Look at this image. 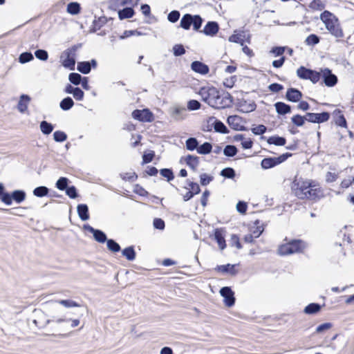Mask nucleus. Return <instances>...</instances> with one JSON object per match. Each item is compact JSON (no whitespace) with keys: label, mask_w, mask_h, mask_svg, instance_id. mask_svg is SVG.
<instances>
[{"label":"nucleus","mask_w":354,"mask_h":354,"mask_svg":"<svg viewBox=\"0 0 354 354\" xmlns=\"http://www.w3.org/2000/svg\"><path fill=\"white\" fill-rule=\"evenodd\" d=\"M132 117L142 122H151L154 119L153 113L148 109L133 111Z\"/></svg>","instance_id":"1a4fd4ad"},{"label":"nucleus","mask_w":354,"mask_h":354,"mask_svg":"<svg viewBox=\"0 0 354 354\" xmlns=\"http://www.w3.org/2000/svg\"><path fill=\"white\" fill-rule=\"evenodd\" d=\"M310 6L312 9L317 10H322L325 8L324 3L321 0H314Z\"/></svg>","instance_id":"6e6d98bb"},{"label":"nucleus","mask_w":354,"mask_h":354,"mask_svg":"<svg viewBox=\"0 0 354 354\" xmlns=\"http://www.w3.org/2000/svg\"><path fill=\"white\" fill-rule=\"evenodd\" d=\"M30 102V97L27 95H21L20 96L18 104H17V109L18 111L21 113H24L27 111L28 104Z\"/></svg>","instance_id":"a211bd4d"},{"label":"nucleus","mask_w":354,"mask_h":354,"mask_svg":"<svg viewBox=\"0 0 354 354\" xmlns=\"http://www.w3.org/2000/svg\"><path fill=\"white\" fill-rule=\"evenodd\" d=\"M286 97L289 101L296 102L301 97V93L297 89L290 88L286 93Z\"/></svg>","instance_id":"4be33fe9"},{"label":"nucleus","mask_w":354,"mask_h":354,"mask_svg":"<svg viewBox=\"0 0 354 354\" xmlns=\"http://www.w3.org/2000/svg\"><path fill=\"white\" fill-rule=\"evenodd\" d=\"M122 253L129 261H133L136 258V252L133 247L126 248L122 250Z\"/></svg>","instance_id":"2f4dec72"},{"label":"nucleus","mask_w":354,"mask_h":354,"mask_svg":"<svg viewBox=\"0 0 354 354\" xmlns=\"http://www.w3.org/2000/svg\"><path fill=\"white\" fill-rule=\"evenodd\" d=\"M77 70L83 74H88L91 71V64L88 62H79Z\"/></svg>","instance_id":"f704fd0d"},{"label":"nucleus","mask_w":354,"mask_h":354,"mask_svg":"<svg viewBox=\"0 0 354 354\" xmlns=\"http://www.w3.org/2000/svg\"><path fill=\"white\" fill-rule=\"evenodd\" d=\"M35 55L36 57L40 60L46 61L48 59V53L44 50H37L35 51Z\"/></svg>","instance_id":"052dcab7"},{"label":"nucleus","mask_w":354,"mask_h":354,"mask_svg":"<svg viewBox=\"0 0 354 354\" xmlns=\"http://www.w3.org/2000/svg\"><path fill=\"white\" fill-rule=\"evenodd\" d=\"M289 156L290 153H284L279 157L266 158L262 160L261 165L263 169H268L284 162Z\"/></svg>","instance_id":"6e6552de"},{"label":"nucleus","mask_w":354,"mask_h":354,"mask_svg":"<svg viewBox=\"0 0 354 354\" xmlns=\"http://www.w3.org/2000/svg\"><path fill=\"white\" fill-rule=\"evenodd\" d=\"M305 42L308 46H314L319 42V38L316 35L311 34L306 37Z\"/></svg>","instance_id":"a18cd8bd"},{"label":"nucleus","mask_w":354,"mask_h":354,"mask_svg":"<svg viewBox=\"0 0 354 354\" xmlns=\"http://www.w3.org/2000/svg\"><path fill=\"white\" fill-rule=\"evenodd\" d=\"M320 77L324 79V82L326 86L332 87L335 86L337 82V77L336 75L332 73L331 71L328 68L321 69Z\"/></svg>","instance_id":"9d476101"},{"label":"nucleus","mask_w":354,"mask_h":354,"mask_svg":"<svg viewBox=\"0 0 354 354\" xmlns=\"http://www.w3.org/2000/svg\"><path fill=\"white\" fill-rule=\"evenodd\" d=\"M174 54L176 56H180L185 53V48L182 45H175L173 47Z\"/></svg>","instance_id":"338daca9"},{"label":"nucleus","mask_w":354,"mask_h":354,"mask_svg":"<svg viewBox=\"0 0 354 354\" xmlns=\"http://www.w3.org/2000/svg\"><path fill=\"white\" fill-rule=\"evenodd\" d=\"M320 20L323 22L328 32L337 40L344 36L338 18L332 12L324 10L320 15Z\"/></svg>","instance_id":"20e7f679"},{"label":"nucleus","mask_w":354,"mask_h":354,"mask_svg":"<svg viewBox=\"0 0 354 354\" xmlns=\"http://www.w3.org/2000/svg\"><path fill=\"white\" fill-rule=\"evenodd\" d=\"M263 231V230L261 226H256L250 229V233L254 236L255 239L258 238L261 234Z\"/></svg>","instance_id":"774afa93"},{"label":"nucleus","mask_w":354,"mask_h":354,"mask_svg":"<svg viewBox=\"0 0 354 354\" xmlns=\"http://www.w3.org/2000/svg\"><path fill=\"white\" fill-rule=\"evenodd\" d=\"M73 104V100L70 97H67L61 101L59 106L62 109L67 111L71 109Z\"/></svg>","instance_id":"7c9ffc66"},{"label":"nucleus","mask_w":354,"mask_h":354,"mask_svg":"<svg viewBox=\"0 0 354 354\" xmlns=\"http://www.w3.org/2000/svg\"><path fill=\"white\" fill-rule=\"evenodd\" d=\"M191 68L194 71L201 75H205L209 72L208 66L198 61L193 62Z\"/></svg>","instance_id":"aec40b11"},{"label":"nucleus","mask_w":354,"mask_h":354,"mask_svg":"<svg viewBox=\"0 0 354 354\" xmlns=\"http://www.w3.org/2000/svg\"><path fill=\"white\" fill-rule=\"evenodd\" d=\"M306 247V243L300 240H293L290 242L281 245L278 248L279 255H288L293 253L301 252Z\"/></svg>","instance_id":"39448f33"},{"label":"nucleus","mask_w":354,"mask_h":354,"mask_svg":"<svg viewBox=\"0 0 354 354\" xmlns=\"http://www.w3.org/2000/svg\"><path fill=\"white\" fill-rule=\"evenodd\" d=\"M274 106L279 114L284 115L290 112V106L283 102H277Z\"/></svg>","instance_id":"bb28decb"},{"label":"nucleus","mask_w":354,"mask_h":354,"mask_svg":"<svg viewBox=\"0 0 354 354\" xmlns=\"http://www.w3.org/2000/svg\"><path fill=\"white\" fill-rule=\"evenodd\" d=\"M335 114L336 115L335 123L339 127H346V122L341 111H335Z\"/></svg>","instance_id":"4c0bfd02"},{"label":"nucleus","mask_w":354,"mask_h":354,"mask_svg":"<svg viewBox=\"0 0 354 354\" xmlns=\"http://www.w3.org/2000/svg\"><path fill=\"white\" fill-rule=\"evenodd\" d=\"M225 235V230L223 228H217L214 230V239L221 250L226 248Z\"/></svg>","instance_id":"2eb2a0df"},{"label":"nucleus","mask_w":354,"mask_h":354,"mask_svg":"<svg viewBox=\"0 0 354 354\" xmlns=\"http://www.w3.org/2000/svg\"><path fill=\"white\" fill-rule=\"evenodd\" d=\"M77 211L79 215V217L82 221H87L89 218L88 215V206L85 204H80L77 205Z\"/></svg>","instance_id":"5701e85b"},{"label":"nucleus","mask_w":354,"mask_h":354,"mask_svg":"<svg viewBox=\"0 0 354 354\" xmlns=\"http://www.w3.org/2000/svg\"><path fill=\"white\" fill-rule=\"evenodd\" d=\"M266 131V127L264 125L260 124L252 129V131L255 135H262Z\"/></svg>","instance_id":"69168bd1"},{"label":"nucleus","mask_w":354,"mask_h":354,"mask_svg":"<svg viewBox=\"0 0 354 354\" xmlns=\"http://www.w3.org/2000/svg\"><path fill=\"white\" fill-rule=\"evenodd\" d=\"M0 199L5 204L10 202L9 194L4 192V186L2 183H0Z\"/></svg>","instance_id":"de8ad7c7"},{"label":"nucleus","mask_w":354,"mask_h":354,"mask_svg":"<svg viewBox=\"0 0 354 354\" xmlns=\"http://www.w3.org/2000/svg\"><path fill=\"white\" fill-rule=\"evenodd\" d=\"M212 149V146L209 142H205L201 146L198 147L197 148V152L199 154H208L211 152Z\"/></svg>","instance_id":"c756f323"},{"label":"nucleus","mask_w":354,"mask_h":354,"mask_svg":"<svg viewBox=\"0 0 354 354\" xmlns=\"http://www.w3.org/2000/svg\"><path fill=\"white\" fill-rule=\"evenodd\" d=\"M48 189L46 187L41 186L33 190V194L37 197H43L48 194Z\"/></svg>","instance_id":"e433bc0d"},{"label":"nucleus","mask_w":354,"mask_h":354,"mask_svg":"<svg viewBox=\"0 0 354 354\" xmlns=\"http://www.w3.org/2000/svg\"><path fill=\"white\" fill-rule=\"evenodd\" d=\"M203 22L202 18L199 15H192L190 14H185L180 19V26L185 30H189L191 25L195 30H198L201 27Z\"/></svg>","instance_id":"423d86ee"},{"label":"nucleus","mask_w":354,"mask_h":354,"mask_svg":"<svg viewBox=\"0 0 354 354\" xmlns=\"http://www.w3.org/2000/svg\"><path fill=\"white\" fill-rule=\"evenodd\" d=\"M227 120L230 127L234 130L240 131L244 127L242 118L238 115H230Z\"/></svg>","instance_id":"4468645a"},{"label":"nucleus","mask_w":354,"mask_h":354,"mask_svg":"<svg viewBox=\"0 0 354 354\" xmlns=\"http://www.w3.org/2000/svg\"><path fill=\"white\" fill-rule=\"evenodd\" d=\"M53 128L50 123L45 120L40 122L39 129L44 135H49L53 131Z\"/></svg>","instance_id":"cd10ccee"},{"label":"nucleus","mask_w":354,"mask_h":354,"mask_svg":"<svg viewBox=\"0 0 354 354\" xmlns=\"http://www.w3.org/2000/svg\"><path fill=\"white\" fill-rule=\"evenodd\" d=\"M186 148L187 150L194 151L197 150L198 142L195 138H190L186 140Z\"/></svg>","instance_id":"c9c22d12"},{"label":"nucleus","mask_w":354,"mask_h":354,"mask_svg":"<svg viewBox=\"0 0 354 354\" xmlns=\"http://www.w3.org/2000/svg\"><path fill=\"white\" fill-rule=\"evenodd\" d=\"M10 202L9 203H6V205H10L12 204V201H15L17 203L19 204L22 203L26 197V192L23 190H15L11 194H9Z\"/></svg>","instance_id":"dca6fc26"},{"label":"nucleus","mask_w":354,"mask_h":354,"mask_svg":"<svg viewBox=\"0 0 354 354\" xmlns=\"http://www.w3.org/2000/svg\"><path fill=\"white\" fill-rule=\"evenodd\" d=\"M221 295L224 298L225 304L231 307L234 304L235 298L234 297V292L230 287H223L220 290Z\"/></svg>","instance_id":"9b49d317"},{"label":"nucleus","mask_w":354,"mask_h":354,"mask_svg":"<svg viewBox=\"0 0 354 354\" xmlns=\"http://www.w3.org/2000/svg\"><path fill=\"white\" fill-rule=\"evenodd\" d=\"M198 94L205 102L214 109H223L230 106L233 101L230 93H225L221 95L219 91L213 86L201 88Z\"/></svg>","instance_id":"f03ea898"},{"label":"nucleus","mask_w":354,"mask_h":354,"mask_svg":"<svg viewBox=\"0 0 354 354\" xmlns=\"http://www.w3.org/2000/svg\"><path fill=\"white\" fill-rule=\"evenodd\" d=\"M160 174L166 178L168 181L174 178L173 172L169 169H162L160 170Z\"/></svg>","instance_id":"0e129e2a"},{"label":"nucleus","mask_w":354,"mask_h":354,"mask_svg":"<svg viewBox=\"0 0 354 354\" xmlns=\"http://www.w3.org/2000/svg\"><path fill=\"white\" fill-rule=\"evenodd\" d=\"M245 39L249 42L250 35H246L245 32L243 31H240L239 32H236V31L234 34L229 37V41L230 42L240 44L241 46H243V42Z\"/></svg>","instance_id":"f3484780"},{"label":"nucleus","mask_w":354,"mask_h":354,"mask_svg":"<svg viewBox=\"0 0 354 354\" xmlns=\"http://www.w3.org/2000/svg\"><path fill=\"white\" fill-rule=\"evenodd\" d=\"M201 103L195 100H191L187 102V109L189 111H196L201 108Z\"/></svg>","instance_id":"8fccbe9b"},{"label":"nucleus","mask_w":354,"mask_h":354,"mask_svg":"<svg viewBox=\"0 0 354 354\" xmlns=\"http://www.w3.org/2000/svg\"><path fill=\"white\" fill-rule=\"evenodd\" d=\"M332 328V324L330 323H324L319 326H318L316 328V333H322L326 330H328Z\"/></svg>","instance_id":"680f3d73"},{"label":"nucleus","mask_w":354,"mask_h":354,"mask_svg":"<svg viewBox=\"0 0 354 354\" xmlns=\"http://www.w3.org/2000/svg\"><path fill=\"white\" fill-rule=\"evenodd\" d=\"M187 165L193 170H196L199 165L198 157L189 155L186 157Z\"/></svg>","instance_id":"393cba45"},{"label":"nucleus","mask_w":354,"mask_h":354,"mask_svg":"<svg viewBox=\"0 0 354 354\" xmlns=\"http://www.w3.org/2000/svg\"><path fill=\"white\" fill-rule=\"evenodd\" d=\"M35 315L36 319L33 320V323L40 328H44L51 322H55L58 324L71 322V328H75L80 323L78 319H68L65 315H55L51 316L50 319H46L44 313L41 310H35Z\"/></svg>","instance_id":"7ed1b4c3"},{"label":"nucleus","mask_w":354,"mask_h":354,"mask_svg":"<svg viewBox=\"0 0 354 354\" xmlns=\"http://www.w3.org/2000/svg\"><path fill=\"white\" fill-rule=\"evenodd\" d=\"M34 59L33 55L31 53H23L19 55V61L21 64H25L26 62H30Z\"/></svg>","instance_id":"c03bdc74"},{"label":"nucleus","mask_w":354,"mask_h":354,"mask_svg":"<svg viewBox=\"0 0 354 354\" xmlns=\"http://www.w3.org/2000/svg\"><path fill=\"white\" fill-rule=\"evenodd\" d=\"M305 121H306L305 116H301L299 115H296L292 118V123L297 127L303 126Z\"/></svg>","instance_id":"603ef678"},{"label":"nucleus","mask_w":354,"mask_h":354,"mask_svg":"<svg viewBox=\"0 0 354 354\" xmlns=\"http://www.w3.org/2000/svg\"><path fill=\"white\" fill-rule=\"evenodd\" d=\"M134 15V10L131 8H125L118 11V17L120 20L131 18Z\"/></svg>","instance_id":"a878e982"},{"label":"nucleus","mask_w":354,"mask_h":354,"mask_svg":"<svg viewBox=\"0 0 354 354\" xmlns=\"http://www.w3.org/2000/svg\"><path fill=\"white\" fill-rule=\"evenodd\" d=\"M67 11L70 14L76 15L80 12V5L77 3L72 2L68 4Z\"/></svg>","instance_id":"37998d69"},{"label":"nucleus","mask_w":354,"mask_h":354,"mask_svg":"<svg viewBox=\"0 0 354 354\" xmlns=\"http://www.w3.org/2000/svg\"><path fill=\"white\" fill-rule=\"evenodd\" d=\"M216 270L223 273H229L232 275H234L237 272L235 269V265L232 264L218 266Z\"/></svg>","instance_id":"b1692460"},{"label":"nucleus","mask_w":354,"mask_h":354,"mask_svg":"<svg viewBox=\"0 0 354 354\" xmlns=\"http://www.w3.org/2000/svg\"><path fill=\"white\" fill-rule=\"evenodd\" d=\"M180 12L177 10L171 11L167 16L168 20L171 23L176 22L180 18Z\"/></svg>","instance_id":"13d9d810"},{"label":"nucleus","mask_w":354,"mask_h":354,"mask_svg":"<svg viewBox=\"0 0 354 354\" xmlns=\"http://www.w3.org/2000/svg\"><path fill=\"white\" fill-rule=\"evenodd\" d=\"M269 144L277 146H283L286 144V139L283 137L272 136L268 140Z\"/></svg>","instance_id":"72a5a7b5"},{"label":"nucleus","mask_w":354,"mask_h":354,"mask_svg":"<svg viewBox=\"0 0 354 354\" xmlns=\"http://www.w3.org/2000/svg\"><path fill=\"white\" fill-rule=\"evenodd\" d=\"M84 227L93 234L95 239L97 242L104 243L106 241V236L103 232L99 230H95L90 225H86Z\"/></svg>","instance_id":"6ab92c4d"},{"label":"nucleus","mask_w":354,"mask_h":354,"mask_svg":"<svg viewBox=\"0 0 354 354\" xmlns=\"http://www.w3.org/2000/svg\"><path fill=\"white\" fill-rule=\"evenodd\" d=\"M218 30V26L217 23L209 21L205 25L203 32L207 35L213 36L217 33Z\"/></svg>","instance_id":"412c9836"},{"label":"nucleus","mask_w":354,"mask_h":354,"mask_svg":"<svg viewBox=\"0 0 354 354\" xmlns=\"http://www.w3.org/2000/svg\"><path fill=\"white\" fill-rule=\"evenodd\" d=\"M321 309V306L318 304L312 303L308 304L305 308L304 312L306 314L312 315L317 313Z\"/></svg>","instance_id":"c85d7f7f"},{"label":"nucleus","mask_w":354,"mask_h":354,"mask_svg":"<svg viewBox=\"0 0 354 354\" xmlns=\"http://www.w3.org/2000/svg\"><path fill=\"white\" fill-rule=\"evenodd\" d=\"M58 303L66 308L80 307V305L79 304H77V302H75L73 300H70V299L59 300L58 301Z\"/></svg>","instance_id":"864d4df0"},{"label":"nucleus","mask_w":354,"mask_h":354,"mask_svg":"<svg viewBox=\"0 0 354 354\" xmlns=\"http://www.w3.org/2000/svg\"><path fill=\"white\" fill-rule=\"evenodd\" d=\"M171 116L176 120H183L186 116V109L185 107L180 106H174L170 109Z\"/></svg>","instance_id":"ddd939ff"},{"label":"nucleus","mask_w":354,"mask_h":354,"mask_svg":"<svg viewBox=\"0 0 354 354\" xmlns=\"http://www.w3.org/2000/svg\"><path fill=\"white\" fill-rule=\"evenodd\" d=\"M297 74L299 78L309 80L313 84L318 82L320 80L319 72L308 69L304 66H301L297 70Z\"/></svg>","instance_id":"0eeeda50"},{"label":"nucleus","mask_w":354,"mask_h":354,"mask_svg":"<svg viewBox=\"0 0 354 354\" xmlns=\"http://www.w3.org/2000/svg\"><path fill=\"white\" fill-rule=\"evenodd\" d=\"M329 113L323 112L322 113H317V122L321 123L327 121L329 119Z\"/></svg>","instance_id":"e2e57ef3"},{"label":"nucleus","mask_w":354,"mask_h":354,"mask_svg":"<svg viewBox=\"0 0 354 354\" xmlns=\"http://www.w3.org/2000/svg\"><path fill=\"white\" fill-rule=\"evenodd\" d=\"M292 189L294 194L301 200L316 201L324 197L323 190L311 180H295Z\"/></svg>","instance_id":"f257e3e1"},{"label":"nucleus","mask_w":354,"mask_h":354,"mask_svg":"<svg viewBox=\"0 0 354 354\" xmlns=\"http://www.w3.org/2000/svg\"><path fill=\"white\" fill-rule=\"evenodd\" d=\"M141 32L138 30H125L122 35L120 36V39H124L125 38L129 37L133 35H143Z\"/></svg>","instance_id":"5fc2aeb1"},{"label":"nucleus","mask_w":354,"mask_h":354,"mask_svg":"<svg viewBox=\"0 0 354 354\" xmlns=\"http://www.w3.org/2000/svg\"><path fill=\"white\" fill-rule=\"evenodd\" d=\"M53 139L55 142H62L67 139V135L62 131H56L53 133Z\"/></svg>","instance_id":"ea45409f"},{"label":"nucleus","mask_w":354,"mask_h":354,"mask_svg":"<svg viewBox=\"0 0 354 354\" xmlns=\"http://www.w3.org/2000/svg\"><path fill=\"white\" fill-rule=\"evenodd\" d=\"M106 245L108 249L113 252H117L120 250V246L119 244L112 239L107 240Z\"/></svg>","instance_id":"a19ab883"},{"label":"nucleus","mask_w":354,"mask_h":354,"mask_svg":"<svg viewBox=\"0 0 354 354\" xmlns=\"http://www.w3.org/2000/svg\"><path fill=\"white\" fill-rule=\"evenodd\" d=\"M68 179L65 177H61L56 183V187L59 190L67 189Z\"/></svg>","instance_id":"49530a36"},{"label":"nucleus","mask_w":354,"mask_h":354,"mask_svg":"<svg viewBox=\"0 0 354 354\" xmlns=\"http://www.w3.org/2000/svg\"><path fill=\"white\" fill-rule=\"evenodd\" d=\"M221 175L227 178H233L235 176V171L232 168L227 167L221 171Z\"/></svg>","instance_id":"3c124183"},{"label":"nucleus","mask_w":354,"mask_h":354,"mask_svg":"<svg viewBox=\"0 0 354 354\" xmlns=\"http://www.w3.org/2000/svg\"><path fill=\"white\" fill-rule=\"evenodd\" d=\"M61 61L65 68H68L71 70L74 69L75 60L74 57L71 55L69 50H66L62 53L61 55Z\"/></svg>","instance_id":"f8f14e48"},{"label":"nucleus","mask_w":354,"mask_h":354,"mask_svg":"<svg viewBox=\"0 0 354 354\" xmlns=\"http://www.w3.org/2000/svg\"><path fill=\"white\" fill-rule=\"evenodd\" d=\"M214 130L216 132H219V133H227L228 132L227 127L221 121L215 120V122L214 123Z\"/></svg>","instance_id":"58836bf2"},{"label":"nucleus","mask_w":354,"mask_h":354,"mask_svg":"<svg viewBox=\"0 0 354 354\" xmlns=\"http://www.w3.org/2000/svg\"><path fill=\"white\" fill-rule=\"evenodd\" d=\"M237 149L234 145H227L223 149V153L226 156L232 157L236 155Z\"/></svg>","instance_id":"79ce46f5"},{"label":"nucleus","mask_w":354,"mask_h":354,"mask_svg":"<svg viewBox=\"0 0 354 354\" xmlns=\"http://www.w3.org/2000/svg\"><path fill=\"white\" fill-rule=\"evenodd\" d=\"M154 156V152L152 151H150L148 153H145L142 156V165L151 162Z\"/></svg>","instance_id":"bf43d9fd"},{"label":"nucleus","mask_w":354,"mask_h":354,"mask_svg":"<svg viewBox=\"0 0 354 354\" xmlns=\"http://www.w3.org/2000/svg\"><path fill=\"white\" fill-rule=\"evenodd\" d=\"M256 108V105L254 103H249L247 104L246 102H241L239 105L240 110L243 113H250L254 111Z\"/></svg>","instance_id":"473e14b6"},{"label":"nucleus","mask_w":354,"mask_h":354,"mask_svg":"<svg viewBox=\"0 0 354 354\" xmlns=\"http://www.w3.org/2000/svg\"><path fill=\"white\" fill-rule=\"evenodd\" d=\"M68 79L72 84L78 85L82 81V76L79 73H72L69 75Z\"/></svg>","instance_id":"09e8293b"},{"label":"nucleus","mask_w":354,"mask_h":354,"mask_svg":"<svg viewBox=\"0 0 354 354\" xmlns=\"http://www.w3.org/2000/svg\"><path fill=\"white\" fill-rule=\"evenodd\" d=\"M213 180V176L207 174H203L200 176V182L201 184L203 186L208 185Z\"/></svg>","instance_id":"4d7b16f0"}]
</instances>
